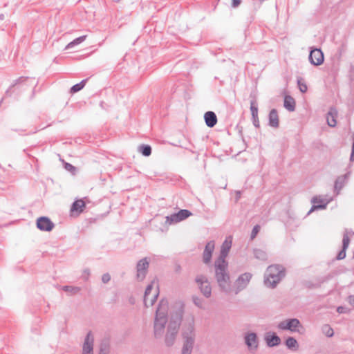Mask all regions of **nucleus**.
<instances>
[{
  "label": "nucleus",
  "mask_w": 354,
  "mask_h": 354,
  "mask_svg": "<svg viewBox=\"0 0 354 354\" xmlns=\"http://www.w3.org/2000/svg\"><path fill=\"white\" fill-rule=\"evenodd\" d=\"M194 318L191 316L186 320L182 328L183 345L182 354H192L195 342Z\"/></svg>",
  "instance_id": "nucleus-1"
},
{
  "label": "nucleus",
  "mask_w": 354,
  "mask_h": 354,
  "mask_svg": "<svg viewBox=\"0 0 354 354\" xmlns=\"http://www.w3.org/2000/svg\"><path fill=\"white\" fill-rule=\"evenodd\" d=\"M269 125L273 128L279 127V116L276 109H272L268 115Z\"/></svg>",
  "instance_id": "nucleus-24"
},
{
  "label": "nucleus",
  "mask_w": 354,
  "mask_h": 354,
  "mask_svg": "<svg viewBox=\"0 0 354 354\" xmlns=\"http://www.w3.org/2000/svg\"><path fill=\"white\" fill-rule=\"evenodd\" d=\"M62 289L64 291L68 292L71 295H75L81 290L80 287L71 286H62Z\"/></svg>",
  "instance_id": "nucleus-29"
},
{
  "label": "nucleus",
  "mask_w": 354,
  "mask_h": 354,
  "mask_svg": "<svg viewBox=\"0 0 354 354\" xmlns=\"http://www.w3.org/2000/svg\"><path fill=\"white\" fill-rule=\"evenodd\" d=\"M252 277V274L250 272H245L241 274L235 281V294H238L239 292L245 289L250 283Z\"/></svg>",
  "instance_id": "nucleus-11"
},
{
  "label": "nucleus",
  "mask_w": 354,
  "mask_h": 354,
  "mask_svg": "<svg viewBox=\"0 0 354 354\" xmlns=\"http://www.w3.org/2000/svg\"><path fill=\"white\" fill-rule=\"evenodd\" d=\"M86 35H83V36H81V37H79L75 39L74 40H73L72 41H71L70 43H68L67 44V46L65 47V49L68 50V49L72 48L75 46L81 44L86 39Z\"/></svg>",
  "instance_id": "nucleus-31"
},
{
  "label": "nucleus",
  "mask_w": 354,
  "mask_h": 354,
  "mask_svg": "<svg viewBox=\"0 0 354 354\" xmlns=\"http://www.w3.org/2000/svg\"><path fill=\"white\" fill-rule=\"evenodd\" d=\"M192 214V212L187 209H180L176 213L167 216L166 217V223L169 224L177 223L187 218Z\"/></svg>",
  "instance_id": "nucleus-8"
},
{
  "label": "nucleus",
  "mask_w": 354,
  "mask_h": 354,
  "mask_svg": "<svg viewBox=\"0 0 354 354\" xmlns=\"http://www.w3.org/2000/svg\"><path fill=\"white\" fill-rule=\"evenodd\" d=\"M308 59L313 65L319 66L324 62V54L319 48H314L310 50Z\"/></svg>",
  "instance_id": "nucleus-14"
},
{
  "label": "nucleus",
  "mask_w": 354,
  "mask_h": 354,
  "mask_svg": "<svg viewBox=\"0 0 354 354\" xmlns=\"http://www.w3.org/2000/svg\"><path fill=\"white\" fill-rule=\"evenodd\" d=\"M231 247L232 241H227L226 239L221 245L220 255L216 261H221V263L227 262L225 260V258L227 257Z\"/></svg>",
  "instance_id": "nucleus-18"
},
{
  "label": "nucleus",
  "mask_w": 354,
  "mask_h": 354,
  "mask_svg": "<svg viewBox=\"0 0 354 354\" xmlns=\"http://www.w3.org/2000/svg\"><path fill=\"white\" fill-rule=\"evenodd\" d=\"M204 119L206 125L208 127H214L217 123V117L214 112L207 111L204 115Z\"/></svg>",
  "instance_id": "nucleus-21"
},
{
  "label": "nucleus",
  "mask_w": 354,
  "mask_h": 354,
  "mask_svg": "<svg viewBox=\"0 0 354 354\" xmlns=\"http://www.w3.org/2000/svg\"><path fill=\"white\" fill-rule=\"evenodd\" d=\"M286 346L288 348L295 351L298 348L299 344L297 340L292 337H288L286 340Z\"/></svg>",
  "instance_id": "nucleus-28"
},
{
  "label": "nucleus",
  "mask_w": 354,
  "mask_h": 354,
  "mask_svg": "<svg viewBox=\"0 0 354 354\" xmlns=\"http://www.w3.org/2000/svg\"><path fill=\"white\" fill-rule=\"evenodd\" d=\"M138 151L145 156H149L151 153V147L148 145H141L138 147Z\"/></svg>",
  "instance_id": "nucleus-30"
},
{
  "label": "nucleus",
  "mask_w": 354,
  "mask_h": 354,
  "mask_svg": "<svg viewBox=\"0 0 354 354\" xmlns=\"http://www.w3.org/2000/svg\"><path fill=\"white\" fill-rule=\"evenodd\" d=\"M277 328L282 330H290V332H297L301 334L303 332L300 330V328L304 329L300 321L297 318L287 319L279 322L277 325Z\"/></svg>",
  "instance_id": "nucleus-6"
},
{
  "label": "nucleus",
  "mask_w": 354,
  "mask_h": 354,
  "mask_svg": "<svg viewBox=\"0 0 354 354\" xmlns=\"http://www.w3.org/2000/svg\"><path fill=\"white\" fill-rule=\"evenodd\" d=\"M109 348L108 344L106 342L102 343L99 354H109Z\"/></svg>",
  "instance_id": "nucleus-38"
},
{
  "label": "nucleus",
  "mask_w": 354,
  "mask_h": 354,
  "mask_svg": "<svg viewBox=\"0 0 354 354\" xmlns=\"http://www.w3.org/2000/svg\"><path fill=\"white\" fill-rule=\"evenodd\" d=\"M349 242V237L347 234H345L342 239V249L339 252L336 257L337 260H342L346 257V250L348 247Z\"/></svg>",
  "instance_id": "nucleus-23"
},
{
  "label": "nucleus",
  "mask_w": 354,
  "mask_h": 354,
  "mask_svg": "<svg viewBox=\"0 0 354 354\" xmlns=\"http://www.w3.org/2000/svg\"><path fill=\"white\" fill-rule=\"evenodd\" d=\"M250 111L252 118H257L258 116V107L255 100L250 101Z\"/></svg>",
  "instance_id": "nucleus-34"
},
{
  "label": "nucleus",
  "mask_w": 354,
  "mask_h": 354,
  "mask_svg": "<svg viewBox=\"0 0 354 354\" xmlns=\"http://www.w3.org/2000/svg\"><path fill=\"white\" fill-rule=\"evenodd\" d=\"M64 167L69 171H73L75 170V167L70 163H65Z\"/></svg>",
  "instance_id": "nucleus-42"
},
{
  "label": "nucleus",
  "mask_w": 354,
  "mask_h": 354,
  "mask_svg": "<svg viewBox=\"0 0 354 354\" xmlns=\"http://www.w3.org/2000/svg\"><path fill=\"white\" fill-rule=\"evenodd\" d=\"M86 82L87 79H85L82 80L80 83L73 85L71 88V93H75L82 90L84 87Z\"/></svg>",
  "instance_id": "nucleus-33"
},
{
  "label": "nucleus",
  "mask_w": 354,
  "mask_h": 354,
  "mask_svg": "<svg viewBox=\"0 0 354 354\" xmlns=\"http://www.w3.org/2000/svg\"><path fill=\"white\" fill-rule=\"evenodd\" d=\"M85 205H85V203L84 201L77 200V201H74L73 203L72 204L71 210L72 212H82L83 209L85 207Z\"/></svg>",
  "instance_id": "nucleus-27"
},
{
  "label": "nucleus",
  "mask_w": 354,
  "mask_h": 354,
  "mask_svg": "<svg viewBox=\"0 0 354 354\" xmlns=\"http://www.w3.org/2000/svg\"><path fill=\"white\" fill-rule=\"evenodd\" d=\"M339 314H348L351 313V309L346 306H339L336 309Z\"/></svg>",
  "instance_id": "nucleus-36"
},
{
  "label": "nucleus",
  "mask_w": 354,
  "mask_h": 354,
  "mask_svg": "<svg viewBox=\"0 0 354 354\" xmlns=\"http://www.w3.org/2000/svg\"><path fill=\"white\" fill-rule=\"evenodd\" d=\"M266 342L269 347L278 346L281 343L280 337L275 333H268L265 337Z\"/></svg>",
  "instance_id": "nucleus-20"
},
{
  "label": "nucleus",
  "mask_w": 354,
  "mask_h": 354,
  "mask_svg": "<svg viewBox=\"0 0 354 354\" xmlns=\"http://www.w3.org/2000/svg\"><path fill=\"white\" fill-rule=\"evenodd\" d=\"M349 176L350 172H347L346 174L343 176H339L337 178L334 185V191L336 192V195H338L339 194L340 190L346 184Z\"/></svg>",
  "instance_id": "nucleus-19"
},
{
  "label": "nucleus",
  "mask_w": 354,
  "mask_h": 354,
  "mask_svg": "<svg viewBox=\"0 0 354 354\" xmlns=\"http://www.w3.org/2000/svg\"><path fill=\"white\" fill-rule=\"evenodd\" d=\"M90 274H91L90 269L89 268H85L82 271V275H81V278L84 281H86L88 280Z\"/></svg>",
  "instance_id": "nucleus-37"
},
{
  "label": "nucleus",
  "mask_w": 354,
  "mask_h": 354,
  "mask_svg": "<svg viewBox=\"0 0 354 354\" xmlns=\"http://www.w3.org/2000/svg\"><path fill=\"white\" fill-rule=\"evenodd\" d=\"M129 301L131 304H134V303H135V299L133 297H131L129 298Z\"/></svg>",
  "instance_id": "nucleus-48"
},
{
  "label": "nucleus",
  "mask_w": 354,
  "mask_h": 354,
  "mask_svg": "<svg viewBox=\"0 0 354 354\" xmlns=\"http://www.w3.org/2000/svg\"><path fill=\"white\" fill-rule=\"evenodd\" d=\"M214 250V242L210 241L207 243L204 251L203 252V261L205 264H208L211 261L213 251Z\"/></svg>",
  "instance_id": "nucleus-17"
},
{
  "label": "nucleus",
  "mask_w": 354,
  "mask_h": 354,
  "mask_svg": "<svg viewBox=\"0 0 354 354\" xmlns=\"http://www.w3.org/2000/svg\"><path fill=\"white\" fill-rule=\"evenodd\" d=\"M153 281H152L150 284H149L145 290V295H144V303L145 306H153L156 302L157 297L159 295L158 289L155 290L154 294L150 297V293L153 288Z\"/></svg>",
  "instance_id": "nucleus-12"
},
{
  "label": "nucleus",
  "mask_w": 354,
  "mask_h": 354,
  "mask_svg": "<svg viewBox=\"0 0 354 354\" xmlns=\"http://www.w3.org/2000/svg\"><path fill=\"white\" fill-rule=\"evenodd\" d=\"M54 226V223L48 217L41 216L37 220V227L41 231L50 232Z\"/></svg>",
  "instance_id": "nucleus-15"
},
{
  "label": "nucleus",
  "mask_w": 354,
  "mask_h": 354,
  "mask_svg": "<svg viewBox=\"0 0 354 354\" xmlns=\"http://www.w3.org/2000/svg\"><path fill=\"white\" fill-rule=\"evenodd\" d=\"M28 80V77H20L19 78H18L17 80H15V83L13 84L11 87L14 86L15 85L17 84H19L21 82H23L26 80Z\"/></svg>",
  "instance_id": "nucleus-43"
},
{
  "label": "nucleus",
  "mask_w": 354,
  "mask_h": 354,
  "mask_svg": "<svg viewBox=\"0 0 354 354\" xmlns=\"http://www.w3.org/2000/svg\"><path fill=\"white\" fill-rule=\"evenodd\" d=\"M183 315V306H180L175 313L171 315L165 339V344L168 346H172L175 342L182 322Z\"/></svg>",
  "instance_id": "nucleus-2"
},
{
  "label": "nucleus",
  "mask_w": 354,
  "mask_h": 354,
  "mask_svg": "<svg viewBox=\"0 0 354 354\" xmlns=\"http://www.w3.org/2000/svg\"><path fill=\"white\" fill-rule=\"evenodd\" d=\"M228 263H221L215 261V278L221 291L229 293L230 292V277L227 271Z\"/></svg>",
  "instance_id": "nucleus-4"
},
{
  "label": "nucleus",
  "mask_w": 354,
  "mask_h": 354,
  "mask_svg": "<svg viewBox=\"0 0 354 354\" xmlns=\"http://www.w3.org/2000/svg\"><path fill=\"white\" fill-rule=\"evenodd\" d=\"M195 281L203 295L206 298L210 297L212 287L207 277L203 274H198L196 277Z\"/></svg>",
  "instance_id": "nucleus-7"
},
{
  "label": "nucleus",
  "mask_w": 354,
  "mask_h": 354,
  "mask_svg": "<svg viewBox=\"0 0 354 354\" xmlns=\"http://www.w3.org/2000/svg\"><path fill=\"white\" fill-rule=\"evenodd\" d=\"M168 311V301L166 299H161L156 312L154 319V335L156 338L162 336L167 322Z\"/></svg>",
  "instance_id": "nucleus-3"
},
{
  "label": "nucleus",
  "mask_w": 354,
  "mask_h": 354,
  "mask_svg": "<svg viewBox=\"0 0 354 354\" xmlns=\"http://www.w3.org/2000/svg\"><path fill=\"white\" fill-rule=\"evenodd\" d=\"M337 115V111L334 107H330L327 113L326 120L327 124L330 127H335L337 124L336 117Z\"/></svg>",
  "instance_id": "nucleus-22"
},
{
  "label": "nucleus",
  "mask_w": 354,
  "mask_h": 354,
  "mask_svg": "<svg viewBox=\"0 0 354 354\" xmlns=\"http://www.w3.org/2000/svg\"><path fill=\"white\" fill-rule=\"evenodd\" d=\"M297 84L300 91L303 93L307 91L308 87L306 83H304L301 78L297 79Z\"/></svg>",
  "instance_id": "nucleus-35"
},
{
  "label": "nucleus",
  "mask_w": 354,
  "mask_h": 354,
  "mask_svg": "<svg viewBox=\"0 0 354 354\" xmlns=\"http://www.w3.org/2000/svg\"><path fill=\"white\" fill-rule=\"evenodd\" d=\"M245 344L250 351H255L259 347V339L257 333H247L244 336Z\"/></svg>",
  "instance_id": "nucleus-13"
},
{
  "label": "nucleus",
  "mask_w": 354,
  "mask_h": 354,
  "mask_svg": "<svg viewBox=\"0 0 354 354\" xmlns=\"http://www.w3.org/2000/svg\"><path fill=\"white\" fill-rule=\"evenodd\" d=\"M149 261L147 257L140 259L136 265V278L138 281H142L147 273Z\"/></svg>",
  "instance_id": "nucleus-10"
},
{
  "label": "nucleus",
  "mask_w": 354,
  "mask_h": 354,
  "mask_svg": "<svg viewBox=\"0 0 354 354\" xmlns=\"http://www.w3.org/2000/svg\"><path fill=\"white\" fill-rule=\"evenodd\" d=\"M194 304L200 308H203V300L198 297H193Z\"/></svg>",
  "instance_id": "nucleus-39"
},
{
  "label": "nucleus",
  "mask_w": 354,
  "mask_h": 354,
  "mask_svg": "<svg viewBox=\"0 0 354 354\" xmlns=\"http://www.w3.org/2000/svg\"><path fill=\"white\" fill-rule=\"evenodd\" d=\"M284 277L285 269L282 266L271 265L268 267L265 273L264 283L268 288H275Z\"/></svg>",
  "instance_id": "nucleus-5"
},
{
  "label": "nucleus",
  "mask_w": 354,
  "mask_h": 354,
  "mask_svg": "<svg viewBox=\"0 0 354 354\" xmlns=\"http://www.w3.org/2000/svg\"><path fill=\"white\" fill-rule=\"evenodd\" d=\"M346 301L351 306L354 307V295L348 296Z\"/></svg>",
  "instance_id": "nucleus-44"
},
{
  "label": "nucleus",
  "mask_w": 354,
  "mask_h": 354,
  "mask_svg": "<svg viewBox=\"0 0 354 354\" xmlns=\"http://www.w3.org/2000/svg\"><path fill=\"white\" fill-rule=\"evenodd\" d=\"M283 106L288 111H294L295 109V99L290 95H286L284 97Z\"/></svg>",
  "instance_id": "nucleus-25"
},
{
  "label": "nucleus",
  "mask_w": 354,
  "mask_h": 354,
  "mask_svg": "<svg viewBox=\"0 0 354 354\" xmlns=\"http://www.w3.org/2000/svg\"><path fill=\"white\" fill-rule=\"evenodd\" d=\"M332 198H323L321 196H314L311 199V203L313 204L308 214H310L315 209H324L326 208L327 205L332 201Z\"/></svg>",
  "instance_id": "nucleus-9"
},
{
  "label": "nucleus",
  "mask_w": 354,
  "mask_h": 354,
  "mask_svg": "<svg viewBox=\"0 0 354 354\" xmlns=\"http://www.w3.org/2000/svg\"><path fill=\"white\" fill-rule=\"evenodd\" d=\"M111 280V275L109 273H104L102 276V281L104 283H107Z\"/></svg>",
  "instance_id": "nucleus-41"
},
{
  "label": "nucleus",
  "mask_w": 354,
  "mask_h": 354,
  "mask_svg": "<svg viewBox=\"0 0 354 354\" xmlns=\"http://www.w3.org/2000/svg\"><path fill=\"white\" fill-rule=\"evenodd\" d=\"M350 160L351 161H354V149H352V150H351V156H350Z\"/></svg>",
  "instance_id": "nucleus-47"
},
{
  "label": "nucleus",
  "mask_w": 354,
  "mask_h": 354,
  "mask_svg": "<svg viewBox=\"0 0 354 354\" xmlns=\"http://www.w3.org/2000/svg\"><path fill=\"white\" fill-rule=\"evenodd\" d=\"M93 342L94 338L92 333L90 331L87 333L82 347V354H93Z\"/></svg>",
  "instance_id": "nucleus-16"
},
{
  "label": "nucleus",
  "mask_w": 354,
  "mask_h": 354,
  "mask_svg": "<svg viewBox=\"0 0 354 354\" xmlns=\"http://www.w3.org/2000/svg\"><path fill=\"white\" fill-rule=\"evenodd\" d=\"M241 0H232V6L233 8H236L240 5Z\"/></svg>",
  "instance_id": "nucleus-45"
},
{
  "label": "nucleus",
  "mask_w": 354,
  "mask_h": 354,
  "mask_svg": "<svg viewBox=\"0 0 354 354\" xmlns=\"http://www.w3.org/2000/svg\"><path fill=\"white\" fill-rule=\"evenodd\" d=\"M254 256L257 259H259L262 261H266L268 260V254L266 251L256 248L254 249L253 251Z\"/></svg>",
  "instance_id": "nucleus-26"
},
{
  "label": "nucleus",
  "mask_w": 354,
  "mask_h": 354,
  "mask_svg": "<svg viewBox=\"0 0 354 354\" xmlns=\"http://www.w3.org/2000/svg\"><path fill=\"white\" fill-rule=\"evenodd\" d=\"M252 122H253V124L254 125V127H259V121L258 116L257 118H252Z\"/></svg>",
  "instance_id": "nucleus-46"
},
{
  "label": "nucleus",
  "mask_w": 354,
  "mask_h": 354,
  "mask_svg": "<svg viewBox=\"0 0 354 354\" xmlns=\"http://www.w3.org/2000/svg\"><path fill=\"white\" fill-rule=\"evenodd\" d=\"M259 230H260V226L259 225H256L254 226V227L252 230V232H251V235H250L251 239H254L256 237V236L259 233Z\"/></svg>",
  "instance_id": "nucleus-40"
},
{
  "label": "nucleus",
  "mask_w": 354,
  "mask_h": 354,
  "mask_svg": "<svg viewBox=\"0 0 354 354\" xmlns=\"http://www.w3.org/2000/svg\"><path fill=\"white\" fill-rule=\"evenodd\" d=\"M321 330L328 337H332L334 335V330L329 324H324Z\"/></svg>",
  "instance_id": "nucleus-32"
}]
</instances>
